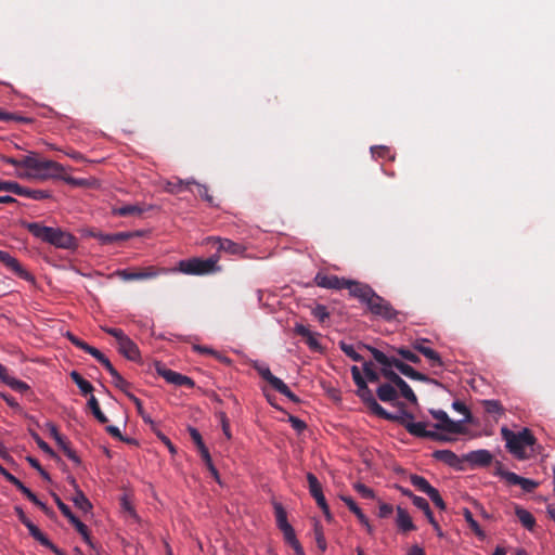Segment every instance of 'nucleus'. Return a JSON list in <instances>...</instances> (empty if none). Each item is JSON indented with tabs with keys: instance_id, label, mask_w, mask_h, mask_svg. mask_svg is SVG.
Instances as JSON below:
<instances>
[{
	"instance_id": "1",
	"label": "nucleus",
	"mask_w": 555,
	"mask_h": 555,
	"mask_svg": "<svg viewBox=\"0 0 555 555\" xmlns=\"http://www.w3.org/2000/svg\"><path fill=\"white\" fill-rule=\"evenodd\" d=\"M22 163L24 164V168H27L29 172L20 175V177H27L38 180L59 178L74 186L86 185V181L83 179L64 176V167L57 162L50 159H39L35 156L27 155L22 158Z\"/></svg>"
},
{
	"instance_id": "2",
	"label": "nucleus",
	"mask_w": 555,
	"mask_h": 555,
	"mask_svg": "<svg viewBox=\"0 0 555 555\" xmlns=\"http://www.w3.org/2000/svg\"><path fill=\"white\" fill-rule=\"evenodd\" d=\"M21 225L37 240L56 248L75 250L78 247V240L62 228L47 227L40 222L28 221H22Z\"/></svg>"
},
{
	"instance_id": "3",
	"label": "nucleus",
	"mask_w": 555,
	"mask_h": 555,
	"mask_svg": "<svg viewBox=\"0 0 555 555\" xmlns=\"http://www.w3.org/2000/svg\"><path fill=\"white\" fill-rule=\"evenodd\" d=\"M352 297L364 304L369 311L378 318L386 321H393L397 319L398 311L392 305L379 296L370 285L359 283L352 287Z\"/></svg>"
},
{
	"instance_id": "4",
	"label": "nucleus",
	"mask_w": 555,
	"mask_h": 555,
	"mask_svg": "<svg viewBox=\"0 0 555 555\" xmlns=\"http://www.w3.org/2000/svg\"><path fill=\"white\" fill-rule=\"evenodd\" d=\"M503 439L506 441L507 450L517 459H527L526 448L531 447L535 442V438L532 433L524 428L519 433H514L507 428L501 430Z\"/></svg>"
},
{
	"instance_id": "5",
	"label": "nucleus",
	"mask_w": 555,
	"mask_h": 555,
	"mask_svg": "<svg viewBox=\"0 0 555 555\" xmlns=\"http://www.w3.org/2000/svg\"><path fill=\"white\" fill-rule=\"evenodd\" d=\"M218 257L211 256L207 259L192 258L188 260H181L176 267V271H180L185 274H208L219 270Z\"/></svg>"
},
{
	"instance_id": "6",
	"label": "nucleus",
	"mask_w": 555,
	"mask_h": 555,
	"mask_svg": "<svg viewBox=\"0 0 555 555\" xmlns=\"http://www.w3.org/2000/svg\"><path fill=\"white\" fill-rule=\"evenodd\" d=\"M314 283L323 288L327 289H348L350 296H352V287L354 285H359L360 282L347 280L344 278H338L334 274H325L322 272H318L314 278Z\"/></svg>"
},
{
	"instance_id": "7",
	"label": "nucleus",
	"mask_w": 555,
	"mask_h": 555,
	"mask_svg": "<svg viewBox=\"0 0 555 555\" xmlns=\"http://www.w3.org/2000/svg\"><path fill=\"white\" fill-rule=\"evenodd\" d=\"M429 412L431 416L438 421V423L434 425L436 429L450 434H464L463 422L451 420L443 410H430Z\"/></svg>"
},
{
	"instance_id": "8",
	"label": "nucleus",
	"mask_w": 555,
	"mask_h": 555,
	"mask_svg": "<svg viewBox=\"0 0 555 555\" xmlns=\"http://www.w3.org/2000/svg\"><path fill=\"white\" fill-rule=\"evenodd\" d=\"M382 376L388 379L391 384L396 385L400 390L403 398H405L411 403H417V398L412 390V388L408 385V383L401 378L395 371L387 367H382L380 370Z\"/></svg>"
},
{
	"instance_id": "9",
	"label": "nucleus",
	"mask_w": 555,
	"mask_h": 555,
	"mask_svg": "<svg viewBox=\"0 0 555 555\" xmlns=\"http://www.w3.org/2000/svg\"><path fill=\"white\" fill-rule=\"evenodd\" d=\"M0 262L20 279L28 282H35L34 275L25 270L20 261L9 251L0 249Z\"/></svg>"
},
{
	"instance_id": "10",
	"label": "nucleus",
	"mask_w": 555,
	"mask_h": 555,
	"mask_svg": "<svg viewBox=\"0 0 555 555\" xmlns=\"http://www.w3.org/2000/svg\"><path fill=\"white\" fill-rule=\"evenodd\" d=\"M406 431L417 438H430L433 440L449 441L450 439L437 431L426 429V423L423 422H410L405 425Z\"/></svg>"
},
{
	"instance_id": "11",
	"label": "nucleus",
	"mask_w": 555,
	"mask_h": 555,
	"mask_svg": "<svg viewBox=\"0 0 555 555\" xmlns=\"http://www.w3.org/2000/svg\"><path fill=\"white\" fill-rule=\"evenodd\" d=\"M138 234L139 233H134V232H117V233H102V232H96V231L89 232L90 236L96 238L103 245L120 244Z\"/></svg>"
},
{
	"instance_id": "12",
	"label": "nucleus",
	"mask_w": 555,
	"mask_h": 555,
	"mask_svg": "<svg viewBox=\"0 0 555 555\" xmlns=\"http://www.w3.org/2000/svg\"><path fill=\"white\" fill-rule=\"evenodd\" d=\"M463 461L469 463L473 467H488L493 461V455L490 451L480 449L465 454Z\"/></svg>"
},
{
	"instance_id": "13",
	"label": "nucleus",
	"mask_w": 555,
	"mask_h": 555,
	"mask_svg": "<svg viewBox=\"0 0 555 555\" xmlns=\"http://www.w3.org/2000/svg\"><path fill=\"white\" fill-rule=\"evenodd\" d=\"M210 242L217 251H224L230 255H243L246 251L244 245L229 238L211 237Z\"/></svg>"
},
{
	"instance_id": "14",
	"label": "nucleus",
	"mask_w": 555,
	"mask_h": 555,
	"mask_svg": "<svg viewBox=\"0 0 555 555\" xmlns=\"http://www.w3.org/2000/svg\"><path fill=\"white\" fill-rule=\"evenodd\" d=\"M358 390L357 395L362 400V402L367 406V409L373 413L377 414L380 410L382 405L376 401L373 396L372 390L367 387L366 380L357 385Z\"/></svg>"
},
{
	"instance_id": "15",
	"label": "nucleus",
	"mask_w": 555,
	"mask_h": 555,
	"mask_svg": "<svg viewBox=\"0 0 555 555\" xmlns=\"http://www.w3.org/2000/svg\"><path fill=\"white\" fill-rule=\"evenodd\" d=\"M115 275L124 281L146 280L157 275V271L153 267L140 270H117Z\"/></svg>"
},
{
	"instance_id": "16",
	"label": "nucleus",
	"mask_w": 555,
	"mask_h": 555,
	"mask_svg": "<svg viewBox=\"0 0 555 555\" xmlns=\"http://www.w3.org/2000/svg\"><path fill=\"white\" fill-rule=\"evenodd\" d=\"M376 416L387 420V421H390V422H393V423H397V424L403 426L404 428H405L406 424H409L410 422H412L414 420V415L403 408L401 409L400 413L392 414V413H389L388 411H386L382 406L380 410L378 411V413L376 414Z\"/></svg>"
},
{
	"instance_id": "17",
	"label": "nucleus",
	"mask_w": 555,
	"mask_h": 555,
	"mask_svg": "<svg viewBox=\"0 0 555 555\" xmlns=\"http://www.w3.org/2000/svg\"><path fill=\"white\" fill-rule=\"evenodd\" d=\"M13 194L17 196L28 197L35 201H43L52 197L50 191L47 190H34L22 186L20 183L15 182Z\"/></svg>"
},
{
	"instance_id": "18",
	"label": "nucleus",
	"mask_w": 555,
	"mask_h": 555,
	"mask_svg": "<svg viewBox=\"0 0 555 555\" xmlns=\"http://www.w3.org/2000/svg\"><path fill=\"white\" fill-rule=\"evenodd\" d=\"M295 334L305 338L308 347L313 351L321 352L323 350L321 344L317 339V334H313L308 327L302 324H296L294 327Z\"/></svg>"
},
{
	"instance_id": "19",
	"label": "nucleus",
	"mask_w": 555,
	"mask_h": 555,
	"mask_svg": "<svg viewBox=\"0 0 555 555\" xmlns=\"http://www.w3.org/2000/svg\"><path fill=\"white\" fill-rule=\"evenodd\" d=\"M69 483L75 489V494L72 498L73 503L80 511L88 513L92 509V504L89 499L85 495V493L79 489L77 481L75 478H69Z\"/></svg>"
},
{
	"instance_id": "20",
	"label": "nucleus",
	"mask_w": 555,
	"mask_h": 555,
	"mask_svg": "<svg viewBox=\"0 0 555 555\" xmlns=\"http://www.w3.org/2000/svg\"><path fill=\"white\" fill-rule=\"evenodd\" d=\"M504 479L511 485L520 486L526 492H532L539 486L537 481L521 477L515 473H505Z\"/></svg>"
},
{
	"instance_id": "21",
	"label": "nucleus",
	"mask_w": 555,
	"mask_h": 555,
	"mask_svg": "<svg viewBox=\"0 0 555 555\" xmlns=\"http://www.w3.org/2000/svg\"><path fill=\"white\" fill-rule=\"evenodd\" d=\"M433 457L437 461H440L450 467L461 468V464L463 460H461L453 451L451 450H436L433 453Z\"/></svg>"
},
{
	"instance_id": "22",
	"label": "nucleus",
	"mask_w": 555,
	"mask_h": 555,
	"mask_svg": "<svg viewBox=\"0 0 555 555\" xmlns=\"http://www.w3.org/2000/svg\"><path fill=\"white\" fill-rule=\"evenodd\" d=\"M424 341L425 340H423V341H415L413 344L414 350L418 351L424 357H426L431 362L433 366H442V360H441L440 354L436 350L427 347L424 344Z\"/></svg>"
},
{
	"instance_id": "23",
	"label": "nucleus",
	"mask_w": 555,
	"mask_h": 555,
	"mask_svg": "<svg viewBox=\"0 0 555 555\" xmlns=\"http://www.w3.org/2000/svg\"><path fill=\"white\" fill-rule=\"evenodd\" d=\"M118 350L131 361H137L140 357L138 346L128 336L118 343Z\"/></svg>"
},
{
	"instance_id": "24",
	"label": "nucleus",
	"mask_w": 555,
	"mask_h": 555,
	"mask_svg": "<svg viewBox=\"0 0 555 555\" xmlns=\"http://www.w3.org/2000/svg\"><path fill=\"white\" fill-rule=\"evenodd\" d=\"M393 363V366L401 373L403 374L404 376L413 379V380H421V382H428L429 378L421 373V372H417L416 370H414L411 365L402 362L401 360L398 359V361L396 362H392Z\"/></svg>"
},
{
	"instance_id": "25",
	"label": "nucleus",
	"mask_w": 555,
	"mask_h": 555,
	"mask_svg": "<svg viewBox=\"0 0 555 555\" xmlns=\"http://www.w3.org/2000/svg\"><path fill=\"white\" fill-rule=\"evenodd\" d=\"M361 347L367 349L371 352V354L374 358V360L378 364H380L382 367L391 369L393 366L392 362L398 361L397 358L388 357L383 351H380L379 349H377L375 347H372V346H369V345H364V344H362Z\"/></svg>"
},
{
	"instance_id": "26",
	"label": "nucleus",
	"mask_w": 555,
	"mask_h": 555,
	"mask_svg": "<svg viewBox=\"0 0 555 555\" xmlns=\"http://www.w3.org/2000/svg\"><path fill=\"white\" fill-rule=\"evenodd\" d=\"M396 524L400 530L403 532L415 530V526L412 521L409 513L402 508L401 506H397V518Z\"/></svg>"
},
{
	"instance_id": "27",
	"label": "nucleus",
	"mask_w": 555,
	"mask_h": 555,
	"mask_svg": "<svg viewBox=\"0 0 555 555\" xmlns=\"http://www.w3.org/2000/svg\"><path fill=\"white\" fill-rule=\"evenodd\" d=\"M376 395L383 402H392L398 398L397 389L389 383L380 384L376 390Z\"/></svg>"
},
{
	"instance_id": "28",
	"label": "nucleus",
	"mask_w": 555,
	"mask_h": 555,
	"mask_svg": "<svg viewBox=\"0 0 555 555\" xmlns=\"http://www.w3.org/2000/svg\"><path fill=\"white\" fill-rule=\"evenodd\" d=\"M144 208L139 204H126L113 209V214L120 217H138L141 216Z\"/></svg>"
},
{
	"instance_id": "29",
	"label": "nucleus",
	"mask_w": 555,
	"mask_h": 555,
	"mask_svg": "<svg viewBox=\"0 0 555 555\" xmlns=\"http://www.w3.org/2000/svg\"><path fill=\"white\" fill-rule=\"evenodd\" d=\"M286 543L295 551L296 555H305L304 548L296 538L295 530L292 526L281 529Z\"/></svg>"
},
{
	"instance_id": "30",
	"label": "nucleus",
	"mask_w": 555,
	"mask_h": 555,
	"mask_svg": "<svg viewBox=\"0 0 555 555\" xmlns=\"http://www.w3.org/2000/svg\"><path fill=\"white\" fill-rule=\"evenodd\" d=\"M515 515L517 516L519 522L528 530H533L535 526V518L533 515L521 507L520 505H515Z\"/></svg>"
},
{
	"instance_id": "31",
	"label": "nucleus",
	"mask_w": 555,
	"mask_h": 555,
	"mask_svg": "<svg viewBox=\"0 0 555 555\" xmlns=\"http://www.w3.org/2000/svg\"><path fill=\"white\" fill-rule=\"evenodd\" d=\"M254 369L266 382H268L272 386V388H275L282 382L281 378L274 376L271 373L270 369L267 365L256 363L254 365Z\"/></svg>"
},
{
	"instance_id": "32",
	"label": "nucleus",
	"mask_w": 555,
	"mask_h": 555,
	"mask_svg": "<svg viewBox=\"0 0 555 555\" xmlns=\"http://www.w3.org/2000/svg\"><path fill=\"white\" fill-rule=\"evenodd\" d=\"M88 408L90 409L91 413L99 423L106 424L108 422V418L105 416V414L102 412L100 408L98 399L93 395H91V397L88 400Z\"/></svg>"
},
{
	"instance_id": "33",
	"label": "nucleus",
	"mask_w": 555,
	"mask_h": 555,
	"mask_svg": "<svg viewBox=\"0 0 555 555\" xmlns=\"http://www.w3.org/2000/svg\"><path fill=\"white\" fill-rule=\"evenodd\" d=\"M463 516L468 524L470 530L481 540L486 538L485 531L480 528L479 524L474 519L472 512L468 508L463 509Z\"/></svg>"
},
{
	"instance_id": "34",
	"label": "nucleus",
	"mask_w": 555,
	"mask_h": 555,
	"mask_svg": "<svg viewBox=\"0 0 555 555\" xmlns=\"http://www.w3.org/2000/svg\"><path fill=\"white\" fill-rule=\"evenodd\" d=\"M410 482L421 492L428 495L434 487L427 481L426 478L420 475H411Z\"/></svg>"
},
{
	"instance_id": "35",
	"label": "nucleus",
	"mask_w": 555,
	"mask_h": 555,
	"mask_svg": "<svg viewBox=\"0 0 555 555\" xmlns=\"http://www.w3.org/2000/svg\"><path fill=\"white\" fill-rule=\"evenodd\" d=\"M274 513H275L276 525L280 530L291 526L289 522L287 521L286 511L282 506V504H280L278 502L274 503Z\"/></svg>"
},
{
	"instance_id": "36",
	"label": "nucleus",
	"mask_w": 555,
	"mask_h": 555,
	"mask_svg": "<svg viewBox=\"0 0 555 555\" xmlns=\"http://www.w3.org/2000/svg\"><path fill=\"white\" fill-rule=\"evenodd\" d=\"M343 502L348 506L350 512H352L361 524H366V516L362 513L361 508L357 505L350 496H341Z\"/></svg>"
},
{
	"instance_id": "37",
	"label": "nucleus",
	"mask_w": 555,
	"mask_h": 555,
	"mask_svg": "<svg viewBox=\"0 0 555 555\" xmlns=\"http://www.w3.org/2000/svg\"><path fill=\"white\" fill-rule=\"evenodd\" d=\"M29 534L38 541L42 546L50 545V540L41 532V530L31 521L25 526Z\"/></svg>"
},
{
	"instance_id": "38",
	"label": "nucleus",
	"mask_w": 555,
	"mask_h": 555,
	"mask_svg": "<svg viewBox=\"0 0 555 555\" xmlns=\"http://www.w3.org/2000/svg\"><path fill=\"white\" fill-rule=\"evenodd\" d=\"M482 405L485 411L489 414H495L499 416L504 414V408L498 400H485Z\"/></svg>"
},
{
	"instance_id": "39",
	"label": "nucleus",
	"mask_w": 555,
	"mask_h": 555,
	"mask_svg": "<svg viewBox=\"0 0 555 555\" xmlns=\"http://www.w3.org/2000/svg\"><path fill=\"white\" fill-rule=\"evenodd\" d=\"M340 350L347 356L349 357L351 360H353L354 362H362L363 361V358L360 353H358L354 349V347L350 344H347L346 341L341 340L339 341L338 344Z\"/></svg>"
},
{
	"instance_id": "40",
	"label": "nucleus",
	"mask_w": 555,
	"mask_h": 555,
	"mask_svg": "<svg viewBox=\"0 0 555 555\" xmlns=\"http://www.w3.org/2000/svg\"><path fill=\"white\" fill-rule=\"evenodd\" d=\"M307 481H308V486H309V492L312 495V498H315L323 493L322 486L314 474L308 473Z\"/></svg>"
},
{
	"instance_id": "41",
	"label": "nucleus",
	"mask_w": 555,
	"mask_h": 555,
	"mask_svg": "<svg viewBox=\"0 0 555 555\" xmlns=\"http://www.w3.org/2000/svg\"><path fill=\"white\" fill-rule=\"evenodd\" d=\"M62 442H56L59 447L62 449L64 454L72 460L74 463L79 464L80 459L76 454V452L70 448L69 441H67L64 437L61 438Z\"/></svg>"
},
{
	"instance_id": "42",
	"label": "nucleus",
	"mask_w": 555,
	"mask_h": 555,
	"mask_svg": "<svg viewBox=\"0 0 555 555\" xmlns=\"http://www.w3.org/2000/svg\"><path fill=\"white\" fill-rule=\"evenodd\" d=\"M186 186L193 184L195 185L196 188V191L194 192L196 195L201 196L203 199H205L206 202H208L209 204H212L214 203V198L212 196L208 193V189L206 185H203V184H198L194 181H186L185 182Z\"/></svg>"
},
{
	"instance_id": "43",
	"label": "nucleus",
	"mask_w": 555,
	"mask_h": 555,
	"mask_svg": "<svg viewBox=\"0 0 555 555\" xmlns=\"http://www.w3.org/2000/svg\"><path fill=\"white\" fill-rule=\"evenodd\" d=\"M4 383L8 386H10L13 390L21 392V393H24L27 390H29V386L25 382L16 379L15 377H13L11 375L8 377V379Z\"/></svg>"
},
{
	"instance_id": "44",
	"label": "nucleus",
	"mask_w": 555,
	"mask_h": 555,
	"mask_svg": "<svg viewBox=\"0 0 555 555\" xmlns=\"http://www.w3.org/2000/svg\"><path fill=\"white\" fill-rule=\"evenodd\" d=\"M363 373L366 380L370 383H377L379 380V376L382 375L373 369L372 362H363Z\"/></svg>"
},
{
	"instance_id": "45",
	"label": "nucleus",
	"mask_w": 555,
	"mask_h": 555,
	"mask_svg": "<svg viewBox=\"0 0 555 555\" xmlns=\"http://www.w3.org/2000/svg\"><path fill=\"white\" fill-rule=\"evenodd\" d=\"M274 389L294 403H298L300 401L283 380Z\"/></svg>"
},
{
	"instance_id": "46",
	"label": "nucleus",
	"mask_w": 555,
	"mask_h": 555,
	"mask_svg": "<svg viewBox=\"0 0 555 555\" xmlns=\"http://www.w3.org/2000/svg\"><path fill=\"white\" fill-rule=\"evenodd\" d=\"M65 337L74 345L76 346L77 348L83 350L85 352H89L90 348L92 346L88 345L86 341H83L82 339H80L79 337H77L76 335H74L73 333L70 332H66L65 334Z\"/></svg>"
},
{
	"instance_id": "47",
	"label": "nucleus",
	"mask_w": 555,
	"mask_h": 555,
	"mask_svg": "<svg viewBox=\"0 0 555 555\" xmlns=\"http://www.w3.org/2000/svg\"><path fill=\"white\" fill-rule=\"evenodd\" d=\"M311 313L321 323H324L330 318V313L327 311V308L325 306H323V305H317L312 309Z\"/></svg>"
},
{
	"instance_id": "48",
	"label": "nucleus",
	"mask_w": 555,
	"mask_h": 555,
	"mask_svg": "<svg viewBox=\"0 0 555 555\" xmlns=\"http://www.w3.org/2000/svg\"><path fill=\"white\" fill-rule=\"evenodd\" d=\"M30 436L36 441L38 447L50 456H55L54 451L50 448V446L41 439V437L36 431H30Z\"/></svg>"
},
{
	"instance_id": "49",
	"label": "nucleus",
	"mask_w": 555,
	"mask_h": 555,
	"mask_svg": "<svg viewBox=\"0 0 555 555\" xmlns=\"http://www.w3.org/2000/svg\"><path fill=\"white\" fill-rule=\"evenodd\" d=\"M353 488L364 499L375 498L374 491L371 488L366 487L364 483L357 482L354 483Z\"/></svg>"
},
{
	"instance_id": "50",
	"label": "nucleus",
	"mask_w": 555,
	"mask_h": 555,
	"mask_svg": "<svg viewBox=\"0 0 555 555\" xmlns=\"http://www.w3.org/2000/svg\"><path fill=\"white\" fill-rule=\"evenodd\" d=\"M453 409L460 413H463L465 415V420L462 421L463 423H469L472 422V413L467 409L464 402L462 401H454L452 404Z\"/></svg>"
},
{
	"instance_id": "51",
	"label": "nucleus",
	"mask_w": 555,
	"mask_h": 555,
	"mask_svg": "<svg viewBox=\"0 0 555 555\" xmlns=\"http://www.w3.org/2000/svg\"><path fill=\"white\" fill-rule=\"evenodd\" d=\"M428 498L431 500V502L441 511L446 509V503L443 499L441 498L439 491L434 488L430 493L428 494Z\"/></svg>"
},
{
	"instance_id": "52",
	"label": "nucleus",
	"mask_w": 555,
	"mask_h": 555,
	"mask_svg": "<svg viewBox=\"0 0 555 555\" xmlns=\"http://www.w3.org/2000/svg\"><path fill=\"white\" fill-rule=\"evenodd\" d=\"M111 376L113 378L114 385L126 392L127 388L129 387V383L117 372V370L113 372Z\"/></svg>"
},
{
	"instance_id": "53",
	"label": "nucleus",
	"mask_w": 555,
	"mask_h": 555,
	"mask_svg": "<svg viewBox=\"0 0 555 555\" xmlns=\"http://www.w3.org/2000/svg\"><path fill=\"white\" fill-rule=\"evenodd\" d=\"M398 354H400L403 359L412 362V363H418L421 361L420 357L414 353L413 351L406 349V348H398L397 349Z\"/></svg>"
},
{
	"instance_id": "54",
	"label": "nucleus",
	"mask_w": 555,
	"mask_h": 555,
	"mask_svg": "<svg viewBox=\"0 0 555 555\" xmlns=\"http://www.w3.org/2000/svg\"><path fill=\"white\" fill-rule=\"evenodd\" d=\"M176 387L193 388L194 382L185 375L176 373Z\"/></svg>"
},
{
	"instance_id": "55",
	"label": "nucleus",
	"mask_w": 555,
	"mask_h": 555,
	"mask_svg": "<svg viewBox=\"0 0 555 555\" xmlns=\"http://www.w3.org/2000/svg\"><path fill=\"white\" fill-rule=\"evenodd\" d=\"M157 373L163 376L169 384H173V371L166 369L160 363H156Z\"/></svg>"
},
{
	"instance_id": "56",
	"label": "nucleus",
	"mask_w": 555,
	"mask_h": 555,
	"mask_svg": "<svg viewBox=\"0 0 555 555\" xmlns=\"http://www.w3.org/2000/svg\"><path fill=\"white\" fill-rule=\"evenodd\" d=\"M11 120H16V121H21V122L30 121L26 117L16 116L12 113H8V112L0 109V121H11Z\"/></svg>"
},
{
	"instance_id": "57",
	"label": "nucleus",
	"mask_w": 555,
	"mask_h": 555,
	"mask_svg": "<svg viewBox=\"0 0 555 555\" xmlns=\"http://www.w3.org/2000/svg\"><path fill=\"white\" fill-rule=\"evenodd\" d=\"M102 330L107 333L108 335L116 338L117 343L122 340L127 335L124 333L122 330L116 328V327H102Z\"/></svg>"
},
{
	"instance_id": "58",
	"label": "nucleus",
	"mask_w": 555,
	"mask_h": 555,
	"mask_svg": "<svg viewBox=\"0 0 555 555\" xmlns=\"http://www.w3.org/2000/svg\"><path fill=\"white\" fill-rule=\"evenodd\" d=\"M218 416L220 418V423H221L224 436L227 437V439H231L232 435H231V430H230V422H229L225 413L220 412Z\"/></svg>"
},
{
	"instance_id": "59",
	"label": "nucleus",
	"mask_w": 555,
	"mask_h": 555,
	"mask_svg": "<svg viewBox=\"0 0 555 555\" xmlns=\"http://www.w3.org/2000/svg\"><path fill=\"white\" fill-rule=\"evenodd\" d=\"M78 533L82 537L83 541L89 544V545H92V542H91V537H90V532H89V529L88 527L81 522L79 526H77L75 528Z\"/></svg>"
},
{
	"instance_id": "60",
	"label": "nucleus",
	"mask_w": 555,
	"mask_h": 555,
	"mask_svg": "<svg viewBox=\"0 0 555 555\" xmlns=\"http://www.w3.org/2000/svg\"><path fill=\"white\" fill-rule=\"evenodd\" d=\"M76 385L80 389L82 395H88L93 391L92 384L90 382H88L87 379H85L83 377Z\"/></svg>"
},
{
	"instance_id": "61",
	"label": "nucleus",
	"mask_w": 555,
	"mask_h": 555,
	"mask_svg": "<svg viewBox=\"0 0 555 555\" xmlns=\"http://www.w3.org/2000/svg\"><path fill=\"white\" fill-rule=\"evenodd\" d=\"M393 512V507L392 505L388 504V503H380L379 504V507H378V516L380 518H387L388 516H390Z\"/></svg>"
},
{
	"instance_id": "62",
	"label": "nucleus",
	"mask_w": 555,
	"mask_h": 555,
	"mask_svg": "<svg viewBox=\"0 0 555 555\" xmlns=\"http://www.w3.org/2000/svg\"><path fill=\"white\" fill-rule=\"evenodd\" d=\"M46 428L49 430L50 435L55 439L56 442H62L61 438L63 436L59 433V429L55 424H53L52 422H47Z\"/></svg>"
},
{
	"instance_id": "63",
	"label": "nucleus",
	"mask_w": 555,
	"mask_h": 555,
	"mask_svg": "<svg viewBox=\"0 0 555 555\" xmlns=\"http://www.w3.org/2000/svg\"><path fill=\"white\" fill-rule=\"evenodd\" d=\"M288 421L292 427L299 433L306 429L307 427L306 423L296 416H289Z\"/></svg>"
},
{
	"instance_id": "64",
	"label": "nucleus",
	"mask_w": 555,
	"mask_h": 555,
	"mask_svg": "<svg viewBox=\"0 0 555 555\" xmlns=\"http://www.w3.org/2000/svg\"><path fill=\"white\" fill-rule=\"evenodd\" d=\"M373 156L385 158L389 155L390 151L387 146H374L371 149Z\"/></svg>"
}]
</instances>
